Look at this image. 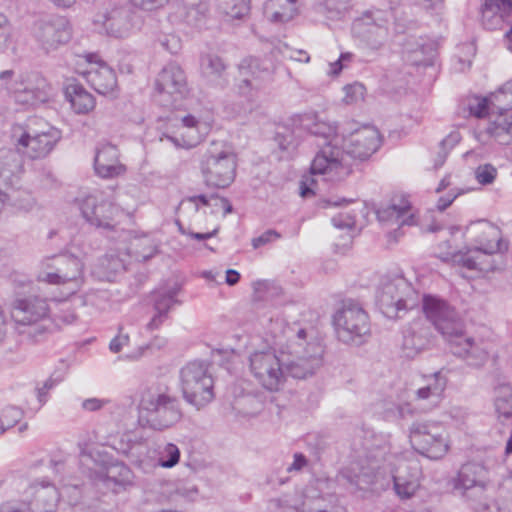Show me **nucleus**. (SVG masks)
<instances>
[{
  "mask_svg": "<svg viewBox=\"0 0 512 512\" xmlns=\"http://www.w3.org/2000/svg\"><path fill=\"white\" fill-rule=\"evenodd\" d=\"M395 459V455L390 452V446L386 443L365 447L364 453L358 455L341 472V476L360 490L382 480H387L389 484L391 480L396 494L402 499H409L420 486L417 469H414V473H409L408 466L402 463L395 470Z\"/></svg>",
  "mask_w": 512,
  "mask_h": 512,
  "instance_id": "f257e3e1",
  "label": "nucleus"
},
{
  "mask_svg": "<svg viewBox=\"0 0 512 512\" xmlns=\"http://www.w3.org/2000/svg\"><path fill=\"white\" fill-rule=\"evenodd\" d=\"M333 138L315 155L311 173L325 175L327 180L342 181L352 173V160L364 161L381 145L379 131L373 126H364L342 139Z\"/></svg>",
  "mask_w": 512,
  "mask_h": 512,
  "instance_id": "f03ea898",
  "label": "nucleus"
},
{
  "mask_svg": "<svg viewBox=\"0 0 512 512\" xmlns=\"http://www.w3.org/2000/svg\"><path fill=\"white\" fill-rule=\"evenodd\" d=\"M324 347L306 329H299L283 350L286 376L304 379L312 376L323 363Z\"/></svg>",
  "mask_w": 512,
  "mask_h": 512,
  "instance_id": "7ed1b4c3",
  "label": "nucleus"
},
{
  "mask_svg": "<svg viewBox=\"0 0 512 512\" xmlns=\"http://www.w3.org/2000/svg\"><path fill=\"white\" fill-rule=\"evenodd\" d=\"M48 312L44 298L33 295L17 298L11 307V317L18 335L31 344L46 340L50 333L46 325Z\"/></svg>",
  "mask_w": 512,
  "mask_h": 512,
  "instance_id": "20e7f679",
  "label": "nucleus"
},
{
  "mask_svg": "<svg viewBox=\"0 0 512 512\" xmlns=\"http://www.w3.org/2000/svg\"><path fill=\"white\" fill-rule=\"evenodd\" d=\"M140 408L146 412L147 421L155 430H165L182 419L179 399L162 384L147 387L141 394Z\"/></svg>",
  "mask_w": 512,
  "mask_h": 512,
  "instance_id": "39448f33",
  "label": "nucleus"
},
{
  "mask_svg": "<svg viewBox=\"0 0 512 512\" xmlns=\"http://www.w3.org/2000/svg\"><path fill=\"white\" fill-rule=\"evenodd\" d=\"M333 325L336 336L344 344L359 346L370 335V320L368 313L360 303L345 300L333 315Z\"/></svg>",
  "mask_w": 512,
  "mask_h": 512,
  "instance_id": "423d86ee",
  "label": "nucleus"
},
{
  "mask_svg": "<svg viewBox=\"0 0 512 512\" xmlns=\"http://www.w3.org/2000/svg\"><path fill=\"white\" fill-rule=\"evenodd\" d=\"M451 484L454 491L470 502L476 510L488 508L486 491L489 473L483 464L477 462L463 464L457 475L452 478Z\"/></svg>",
  "mask_w": 512,
  "mask_h": 512,
  "instance_id": "0eeeda50",
  "label": "nucleus"
},
{
  "mask_svg": "<svg viewBox=\"0 0 512 512\" xmlns=\"http://www.w3.org/2000/svg\"><path fill=\"white\" fill-rule=\"evenodd\" d=\"M205 361H192L180 370V383L184 399L200 409L214 398V381Z\"/></svg>",
  "mask_w": 512,
  "mask_h": 512,
  "instance_id": "6e6552de",
  "label": "nucleus"
},
{
  "mask_svg": "<svg viewBox=\"0 0 512 512\" xmlns=\"http://www.w3.org/2000/svg\"><path fill=\"white\" fill-rule=\"evenodd\" d=\"M201 171L207 185L225 188L235 178L236 156L220 143L213 142L202 156Z\"/></svg>",
  "mask_w": 512,
  "mask_h": 512,
  "instance_id": "1a4fd4ad",
  "label": "nucleus"
},
{
  "mask_svg": "<svg viewBox=\"0 0 512 512\" xmlns=\"http://www.w3.org/2000/svg\"><path fill=\"white\" fill-rule=\"evenodd\" d=\"M390 10L369 9L354 20L353 35L369 50L379 51L389 37Z\"/></svg>",
  "mask_w": 512,
  "mask_h": 512,
  "instance_id": "9d476101",
  "label": "nucleus"
},
{
  "mask_svg": "<svg viewBox=\"0 0 512 512\" xmlns=\"http://www.w3.org/2000/svg\"><path fill=\"white\" fill-rule=\"evenodd\" d=\"M283 351L278 356L272 349L255 351L249 357V370L255 380L268 391H279L286 381Z\"/></svg>",
  "mask_w": 512,
  "mask_h": 512,
  "instance_id": "9b49d317",
  "label": "nucleus"
},
{
  "mask_svg": "<svg viewBox=\"0 0 512 512\" xmlns=\"http://www.w3.org/2000/svg\"><path fill=\"white\" fill-rule=\"evenodd\" d=\"M422 310L434 327L449 342L465 328L460 314L446 300L435 295H424Z\"/></svg>",
  "mask_w": 512,
  "mask_h": 512,
  "instance_id": "f8f14e48",
  "label": "nucleus"
},
{
  "mask_svg": "<svg viewBox=\"0 0 512 512\" xmlns=\"http://www.w3.org/2000/svg\"><path fill=\"white\" fill-rule=\"evenodd\" d=\"M377 301L382 313L394 319L401 317L400 312L417 306L418 294L404 278H398L383 284Z\"/></svg>",
  "mask_w": 512,
  "mask_h": 512,
  "instance_id": "ddd939ff",
  "label": "nucleus"
},
{
  "mask_svg": "<svg viewBox=\"0 0 512 512\" xmlns=\"http://www.w3.org/2000/svg\"><path fill=\"white\" fill-rule=\"evenodd\" d=\"M410 443L420 454L430 459H441L449 449L445 429L429 422H415L410 427Z\"/></svg>",
  "mask_w": 512,
  "mask_h": 512,
  "instance_id": "4468645a",
  "label": "nucleus"
},
{
  "mask_svg": "<svg viewBox=\"0 0 512 512\" xmlns=\"http://www.w3.org/2000/svg\"><path fill=\"white\" fill-rule=\"evenodd\" d=\"M112 189L97 190L79 199V208L83 217L98 228H114L117 207L112 198Z\"/></svg>",
  "mask_w": 512,
  "mask_h": 512,
  "instance_id": "2eb2a0df",
  "label": "nucleus"
},
{
  "mask_svg": "<svg viewBox=\"0 0 512 512\" xmlns=\"http://www.w3.org/2000/svg\"><path fill=\"white\" fill-rule=\"evenodd\" d=\"M44 270L38 274V280L49 284H71L72 292L79 287L83 265L79 258L60 255L43 262Z\"/></svg>",
  "mask_w": 512,
  "mask_h": 512,
  "instance_id": "dca6fc26",
  "label": "nucleus"
},
{
  "mask_svg": "<svg viewBox=\"0 0 512 512\" xmlns=\"http://www.w3.org/2000/svg\"><path fill=\"white\" fill-rule=\"evenodd\" d=\"M240 83L239 94L249 102H254L261 90L272 81L273 71L267 63L261 59L249 57L239 65Z\"/></svg>",
  "mask_w": 512,
  "mask_h": 512,
  "instance_id": "f3484780",
  "label": "nucleus"
},
{
  "mask_svg": "<svg viewBox=\"0 0 512 512\" xmlns=\"http://www.w3.org/2000/svg\"><path fill=\"white\" fill-rule=\"evenodd\" d=\"M72 37L69 20L60 15H50L35 23L34 38L46 54L67 44Z\"/></svg>",
  "mask_w": 512,
  "mask_h": 512,
  "instance_id": "a211bd4d",
  "label": "nucleus"
},
{
  "mask_svg": "<svg viewBox=\"0 0 512 512\" xmlns=\"http://www.w3.org/2000/svg\"><path fill=\"white\" fill-rule=\"evenodd\" d=\"M93 23L108 36L124 38L139 29L141 19L129 6H118L97 14Z\"/></svg>",
  "mask_w": 512,
  "mask_h": 512,
  "instance_id": "6ab92c4d",
  "label": "nucleus"
},
{
  "mask_svg": "<svg viewBox=\"0 0 512 512\" xmlns=\"http://www.w3.org/2000/svg\"><path fill=\"white\" fill-rule=\"evenodd\" d=\"M155 88L161 105L174 106L188 92L184 70L176 63H168L158 74Z\"/></svg>",
  "mask_w": 512,
  "mask_h": 512,
  "instance_id": "aec40b11",
  "label": "nucleus"
},
{
  "mask_svg": "<svg viewBox=\"0 0 512 512\" xmlns=\"http://www.w3.org/2000/svg\"><path fill=\"white\" fill-rule=\"evenodd\" d=\"M60 138V131L53 127L38 133L24 132L17 141V149L30 159H41L53 150Z\"/></svg>",
  "mask_w": 512,
  "mask_h": 512,
  "instance_id": "412c9836",
  "label": "nucleus"
},
{
  "mask_svg": "<svg viewBox=\"0 0 512 512\" xmlns=\"http://www.w3.org/2000/svg\"><path fill=\"white\" fill-rule=\"evenodd\" d=\"M33 500L31 506L26 504L6 503L0 506V512H54L60 499V493L57 488L49 482L42 481L40 484L32 486Z\"/></svg>",
  "mask_w": 512,
  "mask_h": 512,
  "instance_id": "4be33fe9",
  "label": "nucleus"
},
{
  "mask_svg": "<svg viewBox=\"0 0 512 512\" xmlns=\"http://www.w3.org/2000/svg\"><path fill=\"white\" fill-rule=\"evenodd\" d=\"M451 352L466 361V363L475 368L485 364L488 359V352L483 346L482 341L476 342L472 337L465 333V328L457 337L451 338L448 342Z\"/></svg>",
  "mask_w": 512,
  "mask_h": 512,
  "instance_id": "5701e85b",
  "label": "nucleus"
},
{
  "mask_svg": "<svg viewBox=\"0 0 512 512\" xmlns=\"http://www.w3.org/2000/svg\"><path fill=\"white\" fill-rule=\"evenodd\" d=\"M97 56L89 54L84 60L91 65L90 69L85 70L82 74L87 81L99 94H108L117 86V78L115 72L107 64L100 60H96Z\"/></svg>",
  "mask_w": 512,
  "mask_h": 512,
  "instance_id": "b1692460",
  "label": "nucleus"
},
{
  "mask_svg": "<svg viewBox=\"0 0 512 512\" xmlns=\"http://www.w3.org/2000/svg\"><path fill=\"white\" fill-rule=\"evenodd\" d=\"M430 327L423 319H416L403 330L402 352L407 358H414L425 350L430 342Z\"/></svg>",
  "mask_w": 512,
  "mask_h": 512,
  "instance_id": "393cba45",
  "label": "nucleus"
},
{
  "mask_svg": "<svg viewBox=\"0 0 512 512\" xmlns=\"http://www.w3.org/2000/svg\"><path fill=\"white\" fill-rule=\"evenodd\" d=\"M24 173L23 158L19 150L0 149V184L19 189Z\"/></svg>",
  "mask_w": 512,
  "mask_h": 512,
  "instance_id": "a878e982",
  "label": "nucleus"
},
{
  "mask_svg": "<svg viewBox=\"0 0 512 512\" xmlns=\"http://www.w3.org/2000/svg\"><path fill=\"white\" fill-rule=\"evenodd\" d=\"M45 86L44 80H38L36 84L30 80H21L7 85L6 89L12 94L16 103L24 106H36L48 99Z\"/></svg>",
  "mask_w": 512,
  "mask_h": 512,
  "instance_id": "bb28decb",
  "label": "nucleus"
},
{
  "mask_svg": "<svg viewBox=\"0 0 512 512\" xmlns=\"http://www.w3.org/2000/svg\"><path fill=\"white\" fill-rule=\"evenodd\" d=\"M94 167L96 173L102 178H113L126 170L125 166L119 162L117 147L112 144H104L97 149Z\"/></svg>",
  "mask_w": 512,
  "mask_h": 512,
  "instance_id": "cd10ccee",
  "label": "nucleus"
},
{
  "mask_svg": "<svg viewBox=\"0 0 512 512\" xmlns=\"http://www.w3.org/2000/svg\"><path fill=\"white\" fill-rule=\"evenodd\" d=\"M486 227L484 233L488 236H493V240H489L487 243H480V246L475 248L466 254L459 256L458 262L469 270H483L484 267L480 261L482 254H494L501 250V244L498 239L497 230L486 222H481Z\"/></svg>",
  "mask_w": 512,
  "mask_h": 512,
  "instance_id": "c85d7f7f",
  "label": "nucleus"
},
{
  "mask_svg": "<svg viewBox=\"0 0 512 512\" xmlns=\"http://www.w3.org/2000/svg\"><path fill=\"white\" fill-rule=\"evenodd\" d=\"M423 385L416 390V400L426 402L428 408L437 407L443 398L447 378L441 371L424 376Z\"/></svg>",
  "mask_w": 512,
  "mask_h": 512,
  "instance_id": "c756f323",
  "label": "nucleus"
},
{
  "mask_svg": "<svg viewBox=\"0 0 512 512\" xmlns=\"http://www.w3.org/2000/svg\"><path fill=\"white\" fill-rule=\"evenodd\" d=\"M434 51V44L423 38L410 37L403 46L406 61L415 66L431 65Z\"/></svg>",
  "mask_w": 512,
  "mask_h": 512,
  "instance_id": "7c9ffc66",
  "label": "nucleus"
},
{
  "mask_svg": "<svg viewBox=\"0 0 512 512\" xmlns=\"http://www.w3.org/2000/svg\"><path fill=\"white\" fill-rule=\"evenodd\" d=\"M293 124L315 136L331 138V140L337 137L336 126L321 120L314 112L297 115L293 118Z\"/></svg>",
  "mask_w": 512,
  "mask_h": 512,
  "instance_id": "2f4dec72",
  "label": "nucleus"
},
{
  "mask_svg": "<svg viewBox=\"0 0 512 512\" xmlns=\"http://www.w3.org/2000/svg\"><path fill=\"white\" fill-rule=\"evenodd\" d=\"M512 9L511 0H485L482 7V23L486 29H496Z\"/></svg>",
  "mask_w": 512,
  "mask_h": 512,
  "instance_id": "473e14b6",
  "label": "nucleus"
},
{
  "mask_svg": "<svg viewBox=\"0 0 512 512\" xmlns=\"http://www.w3.org/2000/svg\"><path fill=\"white\" fill-rule=\"evenodd\" d=\"M104 484L112 488L114 492L119 493L125 490L133 483V473L131 469L123 463H114L106 468L102 476Z\"/></svg>",
  "mask_w": 512,
  "mask_h": 512,
  "instance_id": "72a5a7b5",
  "label": "nucleus"
},
{
  "mask_svg": "<svg viewBox=\"0 0 512 512\" xmlns=\"http://www.w3.org/2000/svg\"><path fill=\"white\" fill-rule=\"evenodd\" d=\"M181 15L190 26H200L208 17L210 11L209 0H180Z\"/></svg>",
  "mask_w": 512,
  "mask_h": 512,
  "instance_id": "f704fd0d",
  "label": "nucleus"
},
{
  "mask_svg": "<svg viewBox=\"0 0 512 512\" xmlns=\"http://www.w3.org/2000/svg\"><path fill=\"white\" fill-rule=\"evenodd\" d=\"M65 94L77 114H87L95 107V98L93 95L80 85H69L66 88Z\"/></svg>",
  "mask_w": 512,
  "mask_h": 512,
  "instance_id": "c9c22d12",
  "label": "nucleus"
},
{
  "mask_svg": "<svg viewBox=\"0 0 512 512\" xmlns=\"http://www.w3.org/2000/svg\"><path fill=\"white\" fill-rule=\"evenodd\" d=\"M158 252V243L146 235L133 238L127 249V254L139 262H145L153 258Z\"/></svg>",
  "mask_w": 512,
  "mask_h": 512,
  "instance_id": "e433bc0d",
  "label": "nucleus"
},
{
  "mask_svg": "<svg viewBox=\"0 0 512 512\" xmlns=\"http://www.w3.org/2000/svg\"><path fill=\"white\" fill-rule=\"evenodd\" d=\"M410 203L406 199H401L400 204L392 203L391 205L381 208L377 211V216L380 221H395L400 226L412 225L413 216L408 215L410 211Z\"/></svg>",
  "mask_w": 512,
  "mask_h": 512,
  "instance_id": "4c0bfd02",
  "label": "nucleus"
},
{
  "mask_svg": "<svg viewBox=\"0 0 512 512\" xmlns=\"http://www.w3.org/2000/svg\"><path fill=\"white\" fill-rule=\"evenodd\" d=\"M126 270V261L118 254L109 253L99 259L95 272L107 281H112L119 273Z\"/></svg>",
  "mask_w": 512,
  "mask_h": 512,
  "instance_id": "58836bf2",
  "label": "nucleus"
},
{
  "mask_svg": "<svg viewBox=\"0 0 512 512\" xmlns=\"http://www.w3.org/2000/svg\"><path fill=\"white\" fill-rule=\"evenodd\" d=\"M494 405L499 416L512 417V387L509 384L502 383L495 388Z\"/></svg>",
  "mask_w": 512,
  "mask_h": 512,
  "instance_id": "ea45409f",
  "label": "nucleus"
},
{
  "mask_svg": "<svg viewBox=\"0 0 512 512\" xmlns=\"http://www.w3.org/2000/svg\"><path fill=\"white\" fill-rule=\"evenodd\" d=\"M200 66L203 75L209 79L221 78L226 69L223 60L214 54L203 55Z\"/></svg>",
  "mask_w": 512,
  "mask_h": 512,
  "instance_id": "a19ab883",
  "label": "nucleus"
},
{
  "mask_svg": "<svg viewBox=\"0 0 512 512\" xmlns=\"http://www.w3.org/2000/svg\"><path fill=\"white\" fill-rule=\"evenodd\" d=\"M270 6L279 8L271 15V20L274 22L290 21L297 12L295 0H270Z\"/></svg>",
  "mask_w": 512,
  "mask_h": 512,
  "instance_id": "79ce46f5",
  "label": "nucleus"
},
{
  "mask_svg": "<svg viewBox=\"0 0 512 512\" xmlns=\"http://www.w3.org/2000/svg\"><path fill=\"white\" fill-rule=\"evenodd\" d=\"M220 8L233 19H241L250 11L249 0H221Z\"/></svg>",
  "mask_w": 512,
  "mask_h": 512,
  "instance_id": "37998d69",
  "label": "nucleus"
},
{
  "mask_svg": "<svg viewBox=\"0 0 512 512\" xmlns=\"http://www.w3.org/2000/svg\"><path fill=\"white\" fill-rule=\"evenodd\" d=\"M491 104V113L503 114L512 109V94L507 95L503 89L492 94L489 98Z\"/></svg>",
  "mask_w": 512,
  "mask_h": 512,
  "instance_id": "c03bdc74",
  "label": "nucleus"
},
{
  "mask_svg": "<svg viewBox=\"0 0 512 512\" xmlns=\"http://www.w3.org/2000/svg\"><path fill=\"white\" fill-rule=\"evenodd\" d=\"M177 289L173 288L164 292H156L154 294V309L156 312L168 314L170 308L177 303L175 299Z\"/></svg>",
  "mask_w": 512,
  "mask_h": 512,
  "instance_id": "a18cd8bd",
  "label": "nucleus"
},
{
  "mask_svg": "<svg viewBox=\"0 0 512 512\" xmlns=\"http://www.w3.org/2000/svg\"><path fill=\"white\" fill-rule=\"evenodd\" d=\"M461 140V136H460V133L459 132H456V131H453L451 132L447 137H445L441 142H440V151L438 153V157L437 159L435 160V164H434V167L436 169H438L439 167H441L445 160H446V157H447V154L448 152L455 146L457 145Z\"/></svg>",
  "mask_w": 512,
  "mask_h": 512,
  "instance_id": "49530a36",
  "label": "nucleus"
},
{
  "mask_svg": "<svg viewBox=\"0 0 512 512\" xmlns=\"http://www.w3.org/2000/svg\"><path fill=\"white\" fill-rule=\"evenodd\" d=\"M353 0H325L317 6V11L333 18L345 11Z\"/></svg>",
  "mask_w": 512,
  "mask_h": 512,
  "instance_id": "de8ad7c7",
  "label": "nucleus"
},
{
  "mask_svg": "<svg viewBox=\"0 0 512 512\" xmlns=\"http://www.w3.org/2000/svg\"><path fill=\"white\" fill-rule=\"evenodd\" d=\"M179 458V448L175 444L168 443L160 452L159 463L162 467L171 468L179 462Z\"/></svg>",
  "mask_w": 512,
  "mask_h": 512,
  "instance_id": "09e8293b",
  "label": "nucleus"
},
{
  "mask_svg": "<svg viewBox=\"0 0 512 512\" xmlns=\"http://www.w3.org/2000/svg\"><path fill=\"white\" fill-rule=\"evenodd\" d=\"M22 417L23 412L21 409L14 406H9L2 410L0 416V424L6 430L16 425Z\"/></svg>",
  "mask_w": 512,
  "mask_h": 512,
  "instance_id": "8fccbe9b",
  "label": "nucleus"
},
{
  "mask_svg": "<svg viewBox=\"0 0 512 512\" xmlns=\"http://www.w3.org/2000/svg\"><path fill=\"white\" fill-rule=\"evenodd\" d=\"M156 42L162 49L171 54H176L181 49V40L175 34H160Z\"/></svg>",
  "mask_w": 512,
  "mask_h": 512,
  "instance_id": "3c124183",
  "label": "nucleus"
},
{
  "mask_svg": "<svg viewBox=\"0 0 512 512\" xmlns=\"http://www.w3.org/2000/svg\"><path fill=\"white\" fill-rule=\"evenodd\" d=\"M496 176L497 169L491 164L480 165L475 171V177L482 185L493 183Z\"/></svg>",
  "mask_w": 512,
  "mask_h": 512,
  "instance_id": "603ef678",
  "label": "nucleus"
},
{
  "mask_svg": "<svg viewBox=\"0 0 512 512\" xmlns=\"http://www.w3.org/2000/svg\"><path fill=\"white\" fill-rule=\"evenodd\" d=\"M332 223L339 229H351L356 223V214L353 211L345 210L332 218Z\"/></svg>",
  "mask_w": 512,
  "mask_h": 512,
  "instance_id": "864d4df0",
  "label": "nucleus"
},
{
  "mask_svg": "<svg viewBox=\"0 0 512 512\" xmlns=\"http://www.w3.org/2000/svg\"><path fill=\"white\" fill-rule=\"evenodd\" d=\"M345 96L343 100L346 104H352L364 98L365 87L360 83L346 85L344 87Z\"/></svg>",
  "mask_w": 512,
  "mask_h": 512,
  "instance_id": "5fc2aeb1",
  "label": "nucleus"
},
{
  "mask_svg": "<svg viewBox=\"0 0 512 512\" xmlns=\"http://www.w3.org/2000/svg\"><path fill=\"white\" fill-rule=\"evenodd\" d=\"M469 111L477 118H483L491 113V104L489 98H475L469 103Z\"/></svg>",
  "mask_w": 512,
  "mask_h": 512,
  "instance_id": "6e6d98bb",
  "label": "nucleus"
},
{
  "mask_svg": "<svg viewBox=\"0 0 512 512\" xmlns=\"http://www.w3.org/2000/svg\"><path fill=\"white\" fill-rule=\"evenodd\" d=\"M268 512H302L286 497L274 498L268 502Z\"/></svg>",
  "mask_w": 512,
  "mask_h": 512,
  "instance_id": "4d7b16f0",
  "label": "nucleus"
},
{
  "mask_svg": "<svg viewBox=\"0 0 512 512\" xmlns=\"http://www.w3.org/2000/svg\"><path fill=\"white\" fill-rule=\"evenodd\" d=\"M486 131L490 136H495L494 132H498L499 134L512 132V116L506 118L500 116L489 124Z\"/></svg>",
  "mask_w": 512,
  "mask_h": 512,
  "instance_id": "13d9d810",
  "label": "nucleus"
},
{
  "mask_svg": "<svg viewBox=\"0 0 512 512\" xmlns=\"http://www.w3.org/2000/svg\"><path fill=\"white\" fill-rule=\"evenodd\" d=\"M11 37V26L9 19L0 14V53L6 51Z\"/></svg>",
  "mask_w": 512,
  "mask_h": 512,
  "instance_id": "bf43d9fd",
  "label": "nucleus"
},
{
  "mask_svg": "<svg viewBox=\"0 0 512 512\" xmlns=\"http://www.w3.org/2000/svg\"><path fill=\"white\" fill-rule=\"evenodd\" d=\"M60 497H66L71 505H77L82 498V488L77 485L65 486L62 488Z\"/></svg>",
  "mask_w": 512,
  "mask_h": 512,
  "instance_id": "052dcab7",
  "label": "nucleus"
},
{
  "mask_svg": "<svg viewBox=\"0 0 512 512\" xmlns=\"http://www.w3.org/2000/svg\"><path fill=\"white\" fill-rule=\"evenodd\" d=\"M281 238L280 233L276 230L269 229L262 233L260 236L252 239V246L254 249H258L264 245H267L277 239Z\"/></svg>",
  "mask_w": 512,
  "mask_h": 512,
  "instance_id": "680f3d73",
  "label": "nucleus"
},
{
  "mask_svg": "<svg viewBox=\"0 0 512 512\" xmlns=\"http://www.w3.org/2000/svg\"><path fill=\"white\" fill-rule=\"evenodd\" d=\"M108 403L109 400L106 399L88 398L82 402L81 406L85 411L95 412L102 409Z\"/></svg>",
  "mask_w": 512,
  "mask_h": 512,
  "instance_id": "e2e57ef3",
  "label": "nucleus"
},
{
  "mask_svg": "<svg viewBox=\"0 0 512 512\" xmlns=\"http://www.w3.org/2000/svg\"><path fill=\"white\" fill-rule=\"evenodd\" d=\"M169 0H131L135 6H139L145 10H153L162 7Z\"/></svg>",
  "mask_w": 512,
  "mask_h": 512,
  "instance_id": "0e129e2a",
  "label": "nucleus"
},
{
  "mask_svg": "<svg viewBox=\"0 0 512 512\" xmlns=\"http://www.w3.org/2000/svg\"><path fill=\"white\" fill-rule=\"evenodd\" d=\"M166 138L172 142L176 147L192 148L200 141V136L190 137L188 140L182 139V141L173 136H166Z\"/></svg>",
  "mask_w": 512,
  "mask_h": 512,
  "instance_id": "69168bd1",
  "label": "nucleus"
},
{
  "mask_svg": "<svg viewBox=\"0 0 512 512\" xmlns=\"http://www.w3.org/2000/svg\"><path fill=\"white\" fill-rule=\"evenodd\" d=\"M129 341L128 335H119L111 340L109 348L112 352L118 353Z\"/></svg>",
  "mask_w": 512,
  "mask_h": 512,
  "instance_id": "338daca9",
  "label": "nucleus"
},
{
  "mask_svg": "<svg viewBox=\"0 0 512 512\" xmlns=\"http://www.w3.org/2000/svg\"><path fill=\"white\" fill-rule=\"evenodd\" d=\"M307 464L306 457L301 453H296L294 455L293 463L287 468L288 472L292 471H300Z\"/></svg>",
  "mask_w": 512,
  "mask_h": 512,
  "instance_id": "774afa93",
  "label": "nucleus"
}]
</instances>
